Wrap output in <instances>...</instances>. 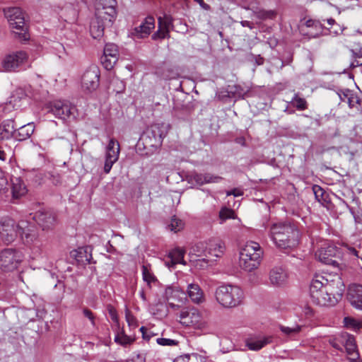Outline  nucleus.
Here are the masks:
<instances>
[{"label":"nucleus","instance_id":"nucleus-29","mask_svg":"<svg viewBox=\"0 0 362 362\" xmlns=\"http://www.w3.org/2000/svg\"><path fill=\"white\" fill-rule=\"evenodd\" d=\"M187 293L189 298L195 303H199L203 299V292L199 285L192 284L188 286Z\"/></svg>","mask_w":362,"mask_h":362},{"label":"nucleus","instance_id":"nucleus-52","mask_svg":"<svg viewBox=\"0 0 362 362\" xmlns=\"http://www.w3.org/2000/svg\"><path fill=\"white\" fill-rule=\"evenodd\" d=\"M110 315L111 316V319L113 322H117L118 321V317L116 313V311L113 309H110L109 310Z\"/></svg>","mask_w":362,"mask_h":362},{"label":"nucleus","instance_id":"nucleus-5","mask_svg":"<svg viewBox=\"0 0 362 362\" xmlns=\"http://www.w3.org/2000/svg\"><path fill=\"white\" fill-rule=\"evenodd\" d=\"M329 343L338 350H341L344 346L350 362H359V354L354 336L346 332H341L331 337Z\"/></svg>","mask_w":362,"mask_h":362},{"label":"nucleus","instance_id":"nucleus-21","mask_svg":"<svg viewBox=\"0 0 362 362\" xmlns=\"http://www.w3.org/2000/svg\"><path fill=\"white\" fill-rule=\"evenodd\" d=\"M170 125L165 123H155L151 126V134L155 140V145L160 144L166 136Z\"/></svg>","mask_w":362,"mask_h":362},{"label":"nucleus","instance_id":"nucleus-38","mask_svg":"<svg viewBox=\"0 0 362 362\" xmlns=\"http://www.w3.org/2000/svg\"><path fill=\"white\" fill-rule=\"evenodd\" d=\"M280 329L286 336L295 337L301 330V327L299 325H296L293 327H286L284 325H281Z\"/></svg>","mask_w":362,"mask_h":362},{"label":"nucleus","instance_id":"nucleus-55","mask_svg":"<svg viewBox=\"0 0 362 362\" xmlns=\"http://www.w3.org/2000/svg\"><path fill=\"white\" fill-rule=\"evenodd\" d=\"M165 264L169 269L173 268L175 266V264L172 265V259L165 261Z\"/></svg>","mask_w":362,"mask_h":362},{"label":"nucleus","instance_id":"nucleus-34","mask_svg":"<svg viewBox=\"0 0 362 362\" xmlns=\"http://www.w3.org/2000/svg\"><path fill=\"white\" fill-rule=\"evenodd\" d=\"M344 326L347 328L357 331L362 328V321L357 320L351 317H345L344 318Z\"/></svg>","mask_w":362,"mask_h":362},{"label":"nucleus","instance_id":"nucleus-31","mask_svg":"<svg viewBox=\"0 0 362 362\" xmlns=\"http://www.w3.org/2000/svg\"><path fill=\"white\" fill-rule=\"evenodd\" d=\"M184 251L180 248H175L169 253V259H172V265L185 264L184 261Z\"/></svg>","mask_w":362,"mask_h":362},{"label":"nucleus","instance_id":"nucleus-11","mask_svg":"<svg viewBox=\"0 0 362 362\" xmlns=\"http://www.w3.org/2000/svg\"><path fill=\"white\" fill-rule=\"evenodd\" d=\"M120 152V147L119 142L115 139H111L105 149V160L104 165V172L108 174L114 163H115L118 159Z\"/></svg>","mask_w":362,"mask_h":362},{"label":"nucleus","instance_id":"nucleus-47","mask_svg":"<svg viewBox=\"0 0 362 362\" xmlns=\"http://www.w3.org/2000/svg\"><path fill=\"white\" fill-rule=\"evenodd\" d=\"M132 362H146V357L144 353H134L132 358Z\"/></svg>","mask_w":362,"mask_h":362},{"label":"nucleus","instance_id":"nucleus-15","mask_svg":"<svg viewBox=\"0 0 362 362\" xmlns=\"http://www.w3.org/2000/svg\"><path fill=\"white\" fill-rule=\"evenodd\" d=\"M117 12L115 5L108 6H98L95 10V18L99 22H102L105 25L111 27L116 18Z\"/></svg>","mask_w":362,"mask_h":362},{"label":"nucleus","instance_id":"nucleus-24","mask_svg":"<svg viewBox=\"0 0 362 362\" xmlns=\"http://www.w3.org/2000/svg\"><path fill=\"white\" fill-rule=\"evenodd\" d=\"M71 256L79 264H87L91 262L92 255L90 248L88 247H78L76 250H72Z\"/></svg>","mask_w":362,"mask_h":362},{"label":"nucleus","instance_id":"nucleus-18","mask_svg":"<svg viewBox=\"0 0 362 362\" xmlns=\"http://www.w3.org/2000/svg\"><path fill=\"white\" fill-rule=\"evenodd\" d=\"M155 28V19L153 16H148L144 18L143 22L134 28L132 33V36L136 39L147 37Z\"/></svg>","mask_w":362,"mask_h":362},{"label":"nucleus","instance_id":"nucleus-25","mask_svg":"<svg viewBox=\"0 0 362 362\" xmlns=\"http://www.w3.org/2000/svg\"><path fill=\"white\" fill-rule=\"evenodd\" d=\"M28 192L27 187L23 180L20 177L11 179V194L13 199H18L24 197Z\"/></svg>","mask_w":362,"mask_h":362},{"label":"nucleus","instance_id":"nucleus-28","mask_svg":"<svg viewBox=\"0 0 362 362\" xmlns=\"http://www.w3.org/2000/svg\"><path fill=\"white\" fill-rule=\"evenodd\" d=\"M250 91L248 86L241 85L228 86L227 93L228 97L243 98Z\"/></svg>","mask_w":362,"mask_h":362},{"label":"nucleus","instance_id":"nucleus-44","mask_svg":"<svg viewBox=\"0 0 362 362\" xmlns=\"http://www.w3.org/2000/svg\"><path fill=\"white\" fill-rule=\"evenodd\" d=\"M156 341L161 346H175L178 344V341L176 340L166 338H158Z\"/></svg>","mask_w":362,"mask_h":362},{"label":"nucleus","instance_id":"nucleus-20","mask_svg":"<svg viewBox=\"0 0 362 362\" xmlns=\"http://www.w3.org/2000/svg\"><path fill=\"white\" fill-rule=\"evenodd\" d=\"M288 279V274L282 267H274L269 272L270 283L276 286L285 284Z\"/></svg>","mask_w":362,"mask_h":362},{"label":"nucleus","instance_id":"nucleus-35","mask_svg":"<svg viewBox=\"0 0 362 362\" xmlns=\"http://www.w3.org/2000/svg\"><path fill=\"white\" fill-rule=\"evenodd\" d=\"M219 218L221 220V223H223L227 219L237 218L235 211L233 209H228L227 207H223L219 212Z\"/></svg>","mask_w":362,"mask_h":362},{"label":"nucleus","instance_id":"nucleus-22","mask_svg":"<svg viewBox=\"0 0 362 362\" xmlns=\"http://www.w3.org/2000/svg\"><path fill=\"white\" fill-rule=\"evenodd\" d=\"M272 336H262L255 338H250L246 340V346L252 351H258L266 345L272 342Z\"/></svg>","mask_w":362,"mask_h":362},{"label":"nucleus","instance_id":"nucleus-63","mask_svg":"<svg viewBox=\"0 0 362 362\" xmlns=\"http://www.w3.org/2000/svg\"><path fill=\"white\" fill-rule=\"evenodd\" d=\"M122 344H127L129 343V339H125L124 341H121L120 342Z\"/></svg>","mask_w":362,"mask_h":362},{"label":"nucleus","instance_id":"nucleus-39","mask_svg":"<svg viewBox=\"0 0 362 362\" xmlns=\"http://www.w3.org/2000/svg\"><path fill=\"white\" fill-rule=\"evenodd\" d=\"M21 232H22V230H21ZM18 235L21 236V238L26 244H30L33 243L36 240L37 237L36 233L30 232L29 230H25L24 228L23 232L19 233Z\"/></svg>","mask_w":362,"mask_h":362},{"label":"nucleus","instance_id":"nucleus-58","mask_svg":"<svg viewBox=\"0 0 362 362\" xmlns=\"http://www.w3.org/2000/svg\"><path fill=\"white\" fill-rule=\"evenodd\" d=\"M146 327H143V326H142V327L140 328V331H141V332L142 333V334H143V337H144V339H145V338H146V336H145V332H146Z\"/></svg>","mask_w":362,"mask_h":362},{"label":"nucleus","instance_id":"nucleus-56","mask_svg":"<svg viewBox=\"0 0 362 362\" xmlns=\"http://www.w3.org/2000/svg\"><path fill=\"white\" fill-rule=\"evenodd\" d=\"M236 143L244 146L245 145V139L243 137H239L235 139Z\"/></svg>","mask_w":362,"mask_h":362},{"label":"nucleus","instance_id":"nucleus-10","mask_svg":"<svg viewBox=\"0 0 362 362\" xmlns=\"http://www.w3.org/2000/svg\"><path fill=\"white\" fill-rule=\"evenodd\" d=\"M223 253V243L218 238L209 239L205 244V263L212 264Z\"/></svg>","mask_w":362,"mask_h":362},{"label":"nucleus","instance_id":"nucleus-4","mask_svg":"<svg viewBox=\"0 0 362 362\" xmlns=\"http://www.w3.org/2000/svg\"><path fill=\"white\" fill-rule=\"evenodd\" d=\"M263 250L259 243L247 242L240 252V266L247 272L257 269L260 263Z\"/></svg>","mask_w":362,"mask_h":362},{"label":"nucleus","instance_id":"nucleus-30","mask_svg":"<svg viewBox=\"0 0 362 362\" xmlns=\"http://www.w3.org/2000/svg\"><path fill=\"white\" fill-rule=\"evenodd\" d=\"M105 28H108L102 22H99L96 18H95L91 23L90 26V32L92 37L94 39H98L101 37L104 34V29Z\"/></svg>","mask_w":362,"mask_h":362},{"label":"nucleus","instance_id":"nucleus-46","mask_svg":"<svg viewBox=\"0 0 362 362\" xmlns=\"http://www.w3.org/2000/svg\"><path fill=\"white\" fill-rule=\"evenodd\" d=\"M83 313L84 316L86 317H87L90 321L91 325L93 326H95V316H94V314L93 313V312L88 308H84L83 310Z\"/></svg>","mask_w":362,"mask_h":362},{"label":"nucleus","instance_id":"nucleus-64","mask_svg":"<svg viewBox=\"0 0 362 362\" xmlns=\"http://www.w3.org/2000/svg\"><path fill=\"white\" fill-rule=\"evenodd\" d=\"M204 7H205V10H207L209 8V6L206 4H205Z\"/></svg>","mask_w":362,"mask_h":362},{"label":"nucleus","instance_id":"nucleus-3","mask_svg":"<svg viewBox=\"0 0 362 362\" xmlns=\"http://www.w3.org/2000/svg\"><path fill=\"white\" fill-rule=\"evenodd\" d=\"M216 301L226 308H234L243 302V291L238 286L224 284L218 286L215 292Z\"/></svg>","mask_w":362,"mask_h":362},{"label":"nucleus","instance_id":"nucleus-23","mask_svg":"<svg viewBox=\"0 0 362 362\" xmlns=\"http://www.w3.org/2000/svg\"><path fill=\"white\" fill-rule=\"evenodd\" d=\"M16 125L13 119H6L0 124V140H8L15 136Z\"/></svg>","mask_w":362,"mask_h":362},{"label":"nucleus","instance_id":"nucleus-57","mask_svg":"<svg viewBox=\"0 0 362 362\" xmlns=\"http://www.w3.org/2000/svg\"><path fill=\"white\" fill-rule=\"evenodd\" d=\"M188 313H189V312H182L181 314H180V317L181 318H185L186 317H189L188 315Z\"/></svg>","mask_w":362,"mask_h":362},{"label":"nucleus","instance_id":"nucleus-1","mask_svg":"<svg viewBox=\"0 0 362 362\" xmlns=\"http://www.w3.org/2000/svg\"><path fill=\"white\" fill-rule=\"evenodd\" d=\"M344 288L345 286L338 274H316L312 279L310 293L315 303L329 306L338 302Z\"/></svg>","mask_w":362,"mask_h":362},{"label":"nucleus","instance_id":"nucleus-59","mask_svg":"<svg viewBox=\"0 0 362 362\" xmlns=\"http://www.w3.org/2000/svg\"><path fill=\"white\" fill-rule=\"evenodd\" d=\"M53 178H54V180L52 181V182L55 185H57L58 182H59V176H53Z\"/></svg>","mask_w":362,"mask_h":362},{"label":"nucleus","instance_id":"nucleus-17","mask_svg":"<svg viewBox=\"0 0 362 362\" xmlns=\"http://www.w3.org/2000/svg\"><path fill=\"white\" fill-rule=\"evenodd\" d=\"M33 218L43 230L52 229L56 223V216L50 211H38Z\"/></svg>","mask_w":362,"mask_h":362},{"label":"nucleus","instance_id":"nucleus-45","mask_svg":"<svg viewBox=\"0 0 362 362\" xmlns=\"http://www.w3.org/2000/svg\"><path fill=\"white\" fill-rule=\"evenodd\" d=\"M190 181L195 187H200L202 186L204 181L201 175H194L191 177Z\"/></svg>","mask_w":362,"mask_h":362},{"label":"nucleus","instance_id":"nucleus-51","mask_svg":"<svg viewBox=\"0 0 362 362\" xmlns=\"http://www.w3.org/2000/svg\"><path fill=\"white\" fill-rule=\"evenodd\" d=\"M126 320L129 326H136V320L133 315L127 314Z\"/></svg>","mask_w":362,"mask_h":362},{"label":"nucleus","instance_id":"nucleus-8","mask_svg":"<svg viewBox=\"0 0 362 362\" xmlns=\"http://www.w3.org/2000/svg\"><path fill=\"white\" fill-rule=\"evenodd\" d=\"M28 54L23 51H18L6 54L1 60V66L7 72L18 71L28 60Z\"/></svg>","mask_w":362,"mask_h":362},{"label":"nucleus","instance_id":"nucleus-48","mask_svg":"<svg viewBox=\"0 0 362 362\" xmlns=\"http://www.w3.org/2000/svg\"><path fill=\"white\" fill-rule=\"evenodd\" d=\"M222 179L221 177L205 174V183L218 182Z\"/></svg>","mask_w":362,"mask_h":362},{"label":"nucleus","instance_id":"nucleus-41","mask_svg":"<svg viewBox=\"0 0 362 362\" xmlns=\"http://www.w3.org/2000/svg\"><path fill=\"white\" fill-rule=\"evenodd\" d=\"M169 33L170 31L168 29L163 28V27H160V25H158V30L155 32L152 35V39L153 40H157L169 37Z\"/></svg>","mask_w":362,"mask_h":362},{"label":"nucleus","instance_id":"nucleus-9","mask_svg":"<svg viewBox=\"0 0 362 362\" xmlns=\"http://www.w3.org/2000/svg\"><path fill=\"white\" fill-rule=\"evenodd\" d=\"M23 232V228L19 225L16 226L13 220L5 218L0 221V241L9 244L14 241L16 237Z\"/></svg>","mask_w":362,"mask_h":362},{"label":"nucleus","instance_id":"nucleus-61","mask_svg":"<svg viewBox=\"0 0 362 362\" xmlns=\"http://www.w3.org/2000/svg\"><path fill=\"white\" fill-rule=\"evenodd\" d=\"M327 21L329 25H332L334 23V20L332 18L327 19Z\"/></svg>","mask_w":362,"mask_h":362},{"label":"nucleus","instance_id":"nucleus-42","mask_svg":"<svg viewBox=\"0 0 362 362\" xmlns=\"http://www.w3.org/2000/svg\"><path fill=\"white\" fill-rule=\"evenodd\" d=\"M344 252L350 256L354 257L358 259H361L362 256V252L360 249H357L356 247L345 245L344 246Z\"/></svg>","mask_w":362,"mask_h":362},{"label":"nucleus","instance_id":"nucleus-26","mask_svg":"<svg viewBox=\"0 0 362 362\" xmlns=\"http://www.w3.org/2000/svg\"><path fill=\"white\" fill-rule=\"evenodd\" d=\"M35 130V125L33 122H28L23 124L19 128H16L14 138L18 141H24L30 137Z\"/></svg>","mask_w":362,"mask_h":362},{"label":"nucleus","instance_id":"nucleus-36","mask_svg":"<svg viewBox=\"0 0 362 362\" xmlns=\"http://www.w3.org/2000/svg\"><path fill=\"white\" fill-rule=\"evenodd\" d=\"M189 318L191 319V323L197 327H200L202 325V314L196 309H192L188 313Z\"/></svg>","mask_w":362,"mask_h":362},{"label":"nucleus","instance_id":"nucleus-54","mask_svg":"<svg viewBox=\"0 0 362 362\" xmlns=\"http://www.w3.org/2000/svg\"><path fill=\"white\" fill-rule=\"evenodd\" d=\"M241 24L243 27H248L250 28H253V23L248 21H243L241 22Z\"/></svg>","mask_w":362,"mask_h":362},{"label":"nucleus","instance_id":"nucleus-37","mask_svg":"<svg viewBox=\"0 0 362 362\" xmlns=\"http://www.w3.org/2000/svg\"><path fill=\"white\" fill-rule=\"evenodd\" d=\"M184 222L180 218L173 216L171 218L170 223L168 225V228L171 231L177 233L181 230L184 228Z\"/></svg>","mask_w":362,"mask_h":362},{"label":"nucleus","instance_id":"nucleus-62","mask_svg":"<svg viewBox=\"0 0 362 362\" xmlns=\"http://www.w3.org/2000/svg\"><path fill=\"white\" fill-rule=\"evenodd\" d=\"M141 297L143 300H146L144 292L142 291L140 293Z\"/></svg>","mask_w":362,"mask_h":362},{"label":"nucleus","instance_id":"nucleus-43","mask_svg":"<svg viewBox=\"0 0 362 362\" xmlns=\"http://www.w3.org/2000/svg\"><path fill=\"white\" fill-rule=\"evenodd\" d=\"M313 190L315 194V198L318 202L325 200V199L324 198L325 191L321 187H320L319 185H314L313 187Z\"/></svg>","mask_w":362,"mask_h":362},{"label":"nucleus","instance_id":"nucleus-2","mask_svg":"<svg viewBox=\"0 0 362 362\" xmlns=\"http://www.w3.org/2000/svg\"><path fill=\"white\" fill-rule=\"evenodd\" d=\"M269 236L276 246L282 250L296 247L299 243L300 231L293 223H274Z\"/></svg>","mask_w":362,"mask_h":362},{"label":"nucleus","instance_id":"nucleus-50","mask_svg":"<svg viewBox=\"0 0 362 362\" xmlns=\"http://www.w3.org/2000/svg\"><path fill=\"white\" fill-rule=\"evenodd\" d=\"M227 196L233 195L234 197H240L243 194V191L239 188H235L226 192Z\"/></svg>","mask_w":362,"mask_h":362},{"label":"nucleus","instance_id":"nucleus-13","mask_svg":"<svg viewBox=\"0 0 362 362\" xmlns=\"http://www.w3.org/2000/svg\"><path fill=\"white\" fill-rule=\"evenodd\" d=\"M337 253V248L329 243H324L322 247L315 252L316 258L325 264L333 265L335 267H339V264L332 257Z\"/></svg>","mask_w":362,"mask_h":362},{"label":"nucleus","instance_id":"nucleus-14","mask_svg":"<svg viewBox=\"0 0 362 362\" xmlns=\"http://www.w3.org/2000/svg\"><path fill=\"white\" fill-rule=\"evenodd\" d=\"M119 57L118 47L115 44L107 43L101 57V63L107 70H110L117 63Z\"/></svg>","mask_w":362,"mask_h":362},{"label":"nucleus","instance_id":"nucleus-53","mask_svg":"<svg viewBox=\"0 0 362 362\" xmlns=\"http://www.w3.org/2000/svg\"><path fill=\"white\" fill-rule=\"evenodd\" d=\"M275 13L272 11H264L262 15V18H272L274 16Z\"/></svg>","mask_w":362,"mask_h":362},{"label":"nucleus","instance_id":"nucleus-49","mask_svg":"<svg viewBox=\"0 0 362 362\" xmlns=\"http://www.w3.org/2000/svg\"><path fill=\"white\" fill-rule=\"evenodd\" d=\"M351 66H362V53H357L355 55V59L351 63Z\"/></svg>","mask_w":362,"mask_h":362},{"label":"nucleus","instance_id":"nucleus-40","mask_svg":"<svg viewBox=\"0 0 362 362\" xmlns=\"http://www.w3.org/2000/svg\"><path fill=\"white\" fill-rule=\"evenodd\" d=\"M292 105L296 107L299 110H304L307 109V102L305 99L300 98L298 94H295L291 100Z\"/></svg>","mask_w":362,"mask_h":362},{"label":"nucleus","instance_id":"nucleus-60","mask_svg":"<svg viewBox=\"0 0 362 362\" xmlns=\"http://www.w3.org/2000/svg\"><path fill=\"white\" fill-rule=\"evenodd\" d=\"M194 1L197 2L201 7L204 8V0H194Z\"/></svg>","mask_w":362,"mask_h":362},{"label":"nucleus","instance_id":"nucleus-7","mask_svg":"<svg viewBox=\"0 0 362 362\" xmlns=\"http://www.w3.org/2000/svg\"><path fill=\"white\" fill-rule=\"evenodd\" d=\"M24 259L23 253L14 248H6L0 252V270L12 272L16 270Z\"/></svg>","mask_w":362,"mask_h":362},{"label":"nucleus","instance_id":"nucleus-27","mask_svg":"<svg viewBox=\"0 0 362 362\" xmlns=\"http://www.w3.org/2000/svg\"><path fill=\"white\" fill-rule=\"evenodd\" d=\"M305 28L308 29V30L305 31L304 28H303L302 31L304 32V34L308 35L309 37H316L322 32L321 24L313 20H308L305 22Z\"/></svg>","mask_w":362,"mask_h":362},{"label":"nucleus","instance_id":"nucleus-32","mask_svg":"<svg viewBox=\"0 0 362 362\" xmlns=\"http://www.w3.org/2000/svg\"><path fill=\"white\" fill-rule=\"evenodd\" d=\"M173 21L174 19L172 16L165 13H163V16H160L158 17V25L168 29L169 31L173 26Z\"/></svg>","mask_w":362,"mask_h":362},{"label":"nucleus","instance_id":"nucleus-19","mask_svg":"<svg viewBox=\"0 0 362 362\" xmlns=\"http://www.w3.org/2000/svg\"><path fill=\"white\" fill-rule=\"evenodd\" d=\"M347 298L355 308L362 310V286L354 284L349 286Z\"/></svg>","mask_w":362,"mask_h":362},{"label":"nucleus","instance_id":"nucleus-16","mask_svg":"<svg viewBox=\"0 0 362 362\" xmlns=\"http://www.w3.org/2000/svg\"><path fill=\"white\" fill-rule=\"evenodd\" d=\"M100 71L95 66L87 69L82 76V87L91 92L99 86Z\"/></svg>","mask_w":362,"mask_h":362},{"label":"nucleus","instance_id":"nucleus-6","mask_svg":"<svg viewBox=\"0 0 362 362\" xmlns=\"http://www.w3.org/2000/svg\"><path fill=\"white\" fill-rule=\"evenodd\" d=\"M4 13L16 37L21 41L28 40L29 35L22 10L18 7H13L6 10Z\"/></svg>","mask_w":362,"mask_h":362},{"label":"nucleus","instance_id":"nucleus-33","mask_svg":"<svg viewBox=\"0 0 362 362\" xmlns=\"http://www.w3.org/2000/svg\"><path fill=\"white\" fill-rule=\"evenodd\" d=\"M143 280L151 286V284L156 281L154 274L151 272L148 265H143L141 267Z\"/></svg>","mask_w":362,"mask_h":362},{"label":"nucleus","instance_id":"nucleus-12","mask_svg":"<svg viewBox=\"0 0 362 362\" xmlns=\"http://www.w3.org/2000/svg\"><path fill=\"white\" fill-rule=\"evenodd\" d=\"M49 110L56 117L66 119L74 114L75 107L68 101L56 100L49 105Z\"/></svg>","mask_w":362,"mask_h":362}]
</instances>
